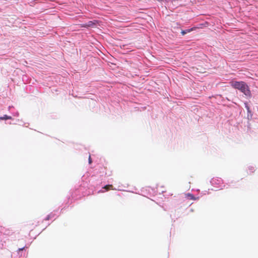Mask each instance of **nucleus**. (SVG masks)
<instances>
[{
	"label": "nucleus",
	"mask_w": 258,
	"mask_h": 258,
	"mask_svg": "<svg viewBox=\"0 0 258 258\" xmlns=\"http://www.w3.org/2000/svg\"><path fill=\"white\" fill-rule=\"evenodd\" d=\"M231 86L236 89L240 90L247 96H251V92L247 85L243 81H234L230 82Z\"/></svg>",
	"instance_id": "nucleus-1"
},
{
	"label": "nucleus",
	"mask_w": 258,
	"mask_h": 258,
	"mask_svg": "<svg viewBox=\"0 0 258 258\" xmlns=\"http://www.w3.org/2000/svg\"><path fill=\"white\" fill-rule=\"evenodd\" d=\"M95 24V23H94L92 21H89L87 23L84 24L83 27H92Z\"/></svg>",
	"instance_id": "nucleus-2"
},
{
	"label": "nucleus",
	"mask_w": 258,
	"mask_h": 258,
	"mask_svg": "<svg viewBox=\"0 0 258 258\" xmlns=\"http://www.w3.org/2000/svg\"><path fill=\"white\" fill-rule=\"evenodd\" d=\"M103 188L105 189L106 190H109L110 189H114L113 188V185L111 184L106 185L103 187Z\"/></svg>",
	"instance_id": "nucleus-3"
},
{
	"label": "nucleus",
	"mask_w": 258,
	"mask_h": 258,
	"mask_svg": "<svg viewBox=\"0 0 258 258\" xmlns=\"http://www.w3.org/2000/svg\"><path fill=\"white\" fill-rule=\"evenodd\" d=\"M12 117L10 116H8L7 115H5L3 116L0 117V120H7V119H11Z\"/></svg>",
	"instance_id": "nucleus-4"
},
{
	"label": "nucleus",
	"mask_w": 258,
	"mask_h": 258,
	"mask_svg": "<svg viewBox=\"0 0 258 258\" xmlns=\"http://www.w3.org/2000/svg\"><path fill=\"white\" fill-rule=\"evenodd\" d=\"M187 196L189 197L191 199H195L194 196L192 194H188Z\"/></svg>",
	"instance_id": "nucleus-5"
},
{
	"label": "nucleus",
	"mask_w": 258,
	"mask_h": 258,
	"mask_svg": "<svg viewBox=\"0 0 258 258\" xmlns=\"http://www.w3.org/2000/svg\"><path fill=\"white\" fill-rule=\"evenodd\" d=\"M92 159H91V156L90 155L89 157V163L90 164H91L92 163Z\"/></svg>",
	"instance_id": "nucleus-6"
},
{
	"label": "nucleus",
	"mask_w": 258,
	"mask_h": 258,
	"mask_svg": "<svg viewBox=\"0 0 258 258\" xmlns=\"http://www.w3.org/2000/svg\"><path fill=\"white\" fill-rule=\"evenodd\" d=\"M25 247H22V248H19V249H18V251H21V250H23V249H25Z\"/></svg>",
	"instance_id": "nucleus-7"
},
{
	"label": "nucleus",
	"mask_w": 258,
	"mask_h": 258,
	"mask_svg": "<svg viewBox=\"0 0 258 258\" xmlns=\"http://www.w3.org/2000/svg\"><path fill=\"white\" fill-rule=\"evenodd\" d=\"M245 107H246V109H247V111H249V107H248L247 105H246V106H245Z\"/></svg>",
	"instance_id": "nucleus-8"
},
{
	"label": "nucleus",
	"mask_w": 258,
	"mask_h": 258,
	"mask_svg": "<svg viewBox=\"0 0 258 258\" xmlns=\"http://www.w3.org/2000/svg\"><path fill=\"white\" fill-rule=\"evenodd\" d=\"M182 34H184L185 33V32L184 31H182Z\"/></svg>",
	"instance_id": "nucleus-9"
}]
</instances>
